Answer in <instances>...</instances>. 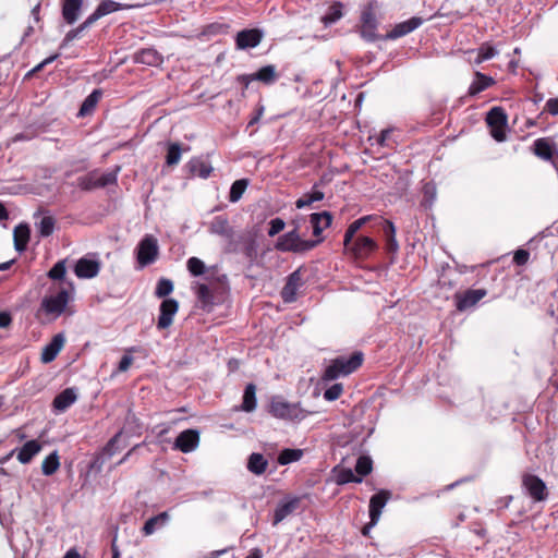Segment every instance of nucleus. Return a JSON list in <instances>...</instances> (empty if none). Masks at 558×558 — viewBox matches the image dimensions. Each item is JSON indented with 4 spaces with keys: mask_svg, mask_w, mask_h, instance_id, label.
Returning a JSON list of instances; mask_svg holds the SVG:
<instances>
[{
    "mask_svg": "<svg viewBox=\"0 0 558 558\" xmlns=\"http://www.w3.org/2000/svg\"><path fill=\"white\" fill-rule=\"evenodd\" d=\"M119 170H120V167H117L114 170L107 171L104 173L97 171V180H98L99 187H105V186H108L111 184H116Z\"/></svg>",
    "mask_w": 558,
    "mask_h": 558,
    "instance_id": "nucleus-47",
    "label": "nucleus"
},
{
    "mask_svg": "<svg viewBox=\"0 0 558 558\" xmlns=\"http://www.w3.org/2000/svg\"><path fill=\"white\" fill-rule=\"evenodd\" d=\"M256 387L254 384H248L244 389L241 410L252 412L256 409Z\"/></svg>",
    "mask_w": 558,
    "mask_h": 558,
    "instance_id": "nucleus-35",
    "label": "nucleus"
},
{
    "mask_svg": "<svg viewBox=\"0 0 558 558\" xmlns=\"http://www.w3.org/2000/svg\"><path fill=\"white\" fill-rule=\"evenodd\" d=\"M60 466V459L58 452L54 450L41 463V472L46 476L54 474Z\"/></svg>",
    "mask_w": 558,
    "mask_h": 558,
    "instance_id": "nucleus-38",
    "label": "nucleus"
},
{
    "mask_svg": "<svg viewBox=\"0 0 558 558\" xmlns=\"http://www.w3.org/2000/svg\"><path fill=\"white\" fill-rule=\"evenodd\" d=\"M134 61L149 66H157L162 62V57L154 48H144L134 54Z\"/></svg>",
    "mask_w": 558,
    "mask_h": 558,
    "instance_id": "nucleus-24",
    "label": "nucleus"
},
{
    "mask_svg": "<svg viewBox=\"0 0 558 558\" xmlns=\"http://www.w3.org/2000/svg\"><path fill=\"white\" fill-rule=\"evenodd\" d=\"M545 110L551 116H558V97L549 98L545 104Z\"/></svg>",
    "mask_w": 558,
    "mask_h": 558,
    "instance_id": "nucleus-59",
    "label": "nucleus"
},
{
    "mask_svg": "<svg viewBox=\"0 0 558 558\" xmlns=\"http://www.w3.org/2000/svg\"><path fill=\"white\" fill-rule=\"evenodd\" d=\"M343 391V387L341 384H335L324 392V398L327 401H335L337 400Z\"/></svg>",
    "mask_w": 558,
    "mask_h": 558,
    "instance_id": "nucleus-54",
    "label": "nucleus"
},
{
    "mask_svg": "<svg viewBox=\"0 0 558 558\" xmlns=\"http://www.w3.org/2000/svg\"><path fill=\"white\" fill-rule=\"evenodd\" d=\"M391 497V493L386 489L379 490L377 494L373 495L369 499V519L374 521V523H378L383 509L386 507L388 500Z\"/></svg>",
    "mask_w": 558,
    "mask_h": 558,
    "instance_id": "nucleus-18",
    "label": "nucleus"
},
{
    "mask_svg": "<svg viewBox=\"0 0 558 558\" xmlns=\"http://www.w3.org/2000/svg\"><path fill=\"white\" fill-rule=\"evenodd\" d=\"M159 253L157 239L150 234L145 235L136 247V258L140 267L153 264Z\"/></svg>",
    "mask_w": 558,
    "mask_h": 558,
    "instance_id": "nucleus-4",
    "label": "nucleus"
},
{
    "mask_svg": "<svg viewBox=\"0 0 558 558\" xmlns=\"http://www.w3.org/2000/svg\"><path fill=\"white\" fill-rule=\"evenodd\" d=\"M303 286V279L300 269L290 274L287 282L281 291V298L286 303H291L296 300L298 290Z\"/></svg>",
    "mask_w": 558,
    "mask_h": 558,
    "instance_id": "nucleus-17",
    "label": "nucleus"
},
{
    "mask_svg": "<svg viewBox=\"0 0 558 558\" xmlns=\"http://www.w3.org/2000/svg\"><path fill=\"white\" fill-rule=\"evenodd\" d=\"M286 227V222L281 218H274L269 222L268 235L275 236Z\"/></svg>",
    "mask_w": 558,
    "mask_h": 558,
    "instance_id": "nucleus-55",
    "label": "nucleus"
},
{
    "mask_svg": "<svg viewBox=\"0 0 558 558\" xmlns=\"http://www.w3.org/2000/svg\"><path fill=\"white\" fill-rule=\"evenodd\" d=\"M351 482L361 483L362 477H356L351 469H343L337 476L338 484H348Z\"/></svg>",
    "mask_w": 558,
    "mask_h": 558,
    "instance_id": "nucleus-52",
    "label": "nucleus"
},
{
    "mask_svg": "<svg viewBox=\"0 0 558 558\" xmlns=\"http://www.w3.org/2000/svg\"><path fill=\"white\" fill-rule=\"evenodd\" d=\"M11 323V315L8 312H0V328H7Z\"/></svg>",
    "mask_w": 558,
    "mask_h": 558,
    "instance_id": "nucleus-62",
    "label": "nucleus"
},
{
    "mask_svg": "<svg viewBox=\"0 0 558 558\" xmlns=\"http://www.w3.org/2000/svg\"><path fill=\"white\" fill-rule=\"evenodd\" d=\"M424 23V20L420 16H413L407 21L400 22L396 24L390 32H388L383 39L385 40H395L400 37H403L416 28H418Z\"/></svg>",
    "mask_w": 558,
    "mask_h": 558,
    "instance_id": "nucleus-13",
    "label": "nucleus"
},
{
    "mask_svg": "<svg viewBox=\"0 0 558 558\" xmlns=\"http://www.w3.org/2000/svg\"><path fill=\"white\" fill-rule=\"evenodd\" d=\"M199 445V432L196 429H185L181 432L173 444V448L183 453H190Z\"/></svg>",
    "mask_w": 558,
    "mask_h": 558,
    "instance_id": "nucleus-11",
    "label": "nucleus"
},
{
    "mask_svg": "<svg viewBox=\"0 0 558 558\" xmlns=\"http://www.w3.org/2000/svg\"><path fill=\"white\" fill-rule=\"evenodd\" d=\"M303 457V450L301 449H283L278 456V463L280 465H287L292 462L299 461Z\"/></svg>",
    "mask_w": 558,
    "mask_h": 558,
    "instance_id": "nucleus-39",
    "label": "nucleus"
},
{
    "mask_svg": "<svg viewBox=\"0 0 558 558\" xmlns=\"http://www.w3.org/2000/svg\"><path fill=\"white\" fill-rule=\"evenodd\" d=\"M41 444L35 439L26 441L17 452V460L27 464L41 450Z\"/></svg>",
    "mask_w": 558,
    "mask_h": 558,
    "instance_id": "nucleus-28",
    "label": "nucleus"
},
{
    "mask_svg": "<svg viewBox=\"0 0 558 558\" xmlns=\"http://www.w3.org/2000/svg\"><path fill=\"white\" fill-rule=\"evenodd\" d=\"M485 289H469L462 293L454 295L457 310L460 312L466 311L476 305L485 295Z\"/></svg>",
    "mask_w": 558,
    "mask_h": 558,
    "instance_id": "nucleus-10",
    "label": "nucleus"
},
{
    "mask_svg": "<svg viewBox=\"0 0 558 558\" xmlns=\"http://www.w3.org/2000/svg\"><path fill=\"white\" fill-rule=\"evenodd\" d=\"M253 74H254L255 81H259L264 84H271L278 77L277 72H276V66L272 64L265 65Z\"/></svg>",
    "mask_w": 558,
    "mask_h": 558,
    "instance_id": "nucleus-37",
    "label": "nucleus"
},
{
    "mask_svg": "<svg viewBox=\"0 0 558 558\" xmlns=\"http://www.w3.org/2000/svg\"><path fill=\"white\" fill-rule=\"evenodd\" d=\"M179 310V303L174 299H165L160 304V313L157 322L158 329H167L172 325L173 317Z\"/></svg>",
    "mask_w": 558,
    "mask_h": 558,
    "instance_id": "nucleus-14",
    "label": "nucleus"
},
{
    "mask_svg": "<svg viewBox=\"0 0 558 558\" xmlns=\"http://www.w3.org/2000/svg\"><path fill=\"white\" fill-rule=\"evenodd\" d=\"M181 146L179 143H170L168 145V151L166 156V163L168 166H175L181 160Z\"/></svg>",
    "mask_w": 558,
    "mask_h": 558,
    "instance_id": "nucleus-46",
    "label": "nucleus"
},
{
    "mask_svg": "<svg viewBox=\"0 0 558 558\" xmlns=\"http://www.w3.org/2000/svg\"><path fill=\"white\" fill-rule=\"evenodd\" d=\"M187 168L191 174L199 177L202 179H207L214 170L211 165L207 160L199 157L192 158L187 162Z\"/></svg>",
    "mask_w": 558,
    "mask_h": 558,
    "instance_id": "nucleus-27",
    "label": "nucleus"
},
{
    "mask_svg": "<svg viewBox=\"0 0 558 558\" xmlns=\"http://www.w3.org/2000/svg\"><path fill=\"white\" fill-rule=\"evenodd\" d=\"M169 520L168 512H161L155 517L149 518L143 526V533L145 535H151L157 527L163 526Z\"/></svg>",
    "mask_w": 558,
    "mask_h": 558,
    "instance_id": "nucleus-34",
    "label": "nucleus"
},
{
    "mask_svg": "<svg viewBox=\"0 0 558 558\" xmlns=\"http://www.w3.org/2000/svg\"><path fill=\"white\" fill-rule=\"evenodd\" d=\"M31 230L25 223H20L14 228L13 239L14 247L17 252H24L29 240Z\"/></svg>",
    "mask_w": 558,
    "mask_h": 558,
    "instance_id": "nucleus-30",
    "label": "nucleus"
},
{
    "mask_svg": "<svg viewBox=\"0 0 558 558\" xmlns=\"http://www.w3.org/2000/svg\"><path fill=\"white\" fill-rule=\"evenodd\" d=\"M378 22L372 8H366L361 14L360 35L367 43H374L380 38L377 34Z\"/></svg>",
    "mask_w": 558,
    "mask_h": 558,
    "instance_id": "nucleus-6",
    "label": "nucleus"
},
{
    "mask_svg": "<svg viewBox=\"0 0 558 558\" xmlns=\"http://www.w3.org/2000/svg\"><path fill=\"white\" fill-rule=\"evenodd\" d=\"M238 81L243 84L244 88H247L248 85L255 81L254 74H242L238 76Z\"/></svg>",
    "mask_w": 558,
    "mask_h": 558,
    "instance_id": "nucleus-63",
    "label": "nucleus"
},
{
    "mask_svg": "<svg viewBox=\"0 0 558 558\" xmlns=\"http://www.w3.org/2000/svg\"><path fill=\"white\" fill-rule=\"evenodd\" d=\"M83 31H85V29L83 28V26H82V25H80L78 27H76V28H74V29L69 31V32L65 34V36H64V38H63V40H62V43H61V46H60V47H61V48H65V47H66L70 43H72L74 39L78 38V36L81 35V33H82Z\"/></svg>",
    "mask_w": 558,
    "mask_h": 558,
    "instance_id": "nucleus-56",
    "label": "nucleus"
},
{
    "mask_svg": "<svg viewBox=\"0 0 558 558\" xmlns=\"http://www.w3.org/2000/svg\"><path fill=\"white\" fill-rule=\"evenodd\" d=\"M313 203H315V202L312 201L311 194L305 193L299 199H296L295 206H296V208L301 209V208L312 205Z\"/></svg>",
    "mask_w": 558,
    "mask_h": 558,
    "instance_id": "nucleus-61",
    "label": "nucleus"
},
{
    "mask_svg": "<svg viewBox=\"0 0 558 558\" xmlns=\"http://www.w3.org/2000/svg\"><path fill=\"white\" fill-rule=\"evenodd\" d=\"M77 186L85 191H90L99 187L97 180V171H92L86 175L80 177L77 179Z\"/></svg>",
    "mask_w": 558,
    "mask_h": 558,
    "instance_id": "nucleus-44",
    "label": "nucleus"
},
{
    "mask_svg": "<svg viewBox=\"0 0 558 558\" xmlns=\"http://www.w3.org/2000/svg\"><path fill=\"white\" fill-rule=\"evenodd\" d=\"M523 487L534 501H543L547 498V487L536 475L525 474L522 478Z\"/></svg>",
    "mask_w": 558,
    "mask_h": 558,
    "instance_id": "nucleus-9",
    "label": "nucleus"
},
{
    "mask_svg": "<svg viewBox=\"0 0 558 558\" xmlns=\"http://www.w3.org/2000/svg\"><path fill=\"white\" fill-rule=\"evenodd\" d=\"M37 229L39 234L44 238L51 235L54 229V219L50 216L43 217L37 225Z\"/></svg>",
    "mask_w": 558,
    "mask_h": 558,
    "instance_id": "nucleus-50",
    "label": "nucleus"
},
{
    "mask_svg": "<svg viewBox=\"0 0 558 558\" xmlns=\"http://www.w3.org/2000/svg\"><path fill=\"white\" fill-rule=\"evenodd\" d=\"M247 185H248V180H246V179H240V180L234 181L230 187L229 201L231 203L239 202L241 199V197L243 196Z\"/></svg>",
    "mask_w": 558,
    "mask_h": 558,
    "instance_id": "nucleus-40",
    "label": "nucleus"
},
{
    "mask_svg": "<svg viewBox=\"0 0 558 558\" xmlns=\"http://www.w3.org/2000/svg\"><path fill=\"white\" fill-rule=\"evenodd\" d=\"M373 469V461L369 457L361 456L355 464V472L362 476H366L372 472Z\"/></svg>",
    "mask_w": 558,
    "mask_h": 558,
    "instance_id": "nucleus-49",
    "label": "nucleus"
},
{
    "mask_svg": "<svg viewBox=\"0 0 558 558\" xmlns=\"http://www.w3.org/2000/svg\"><path fill=\"white\" fill-rule=\"evenodd\" d=\"M300 501L301 499L299 497H293L279 504L274 513V525H277L295 511L299 508Z\"/></svg>",
    "mask_w": 558,
    "mask_h": 558,
    "instance_id": "nucleus-23",
    "label": "nucleus"
},
{
    "mask_svg": "<svg viewBox=\"0 0 558 558\" xmlns=\"http://www.w3.org/2000/svg\"><path fill=\"white\" fill-rule=\"evenodd\" d=\"M133 363V356L130 354H125L122 356V359L119 362L118 371L119 372H126L131 364Z\"/></svg>",
    "mask_w": 558,
    "mask_h": 558,
    "instance_id": "nucleus-60",
    "label": "nucleus"
},
{
    "mask_svg": "<svg viewBox=\"0 0 558 558\" xmlns=\"http://www.w3.org/2000/svg\"><path fill=\"white\" fill-rule=\"evenodd\" d=\"M363 363V354L355 352L350 356H338L326 367L323 379L335 380L355 372Z\"/></svg>",
    "mask_w": 558,
    "mask_h": 558,
    "instance_id": "nucleus-1",
    "label": "nucleus"
},
{
    "mask_svg": "<svg viewBox=\"0 0 558 558\" xmlns=\"http://www.w3.org/2000/svg\"><path fill=\"white\" fill-rule=\"evenodd\" d=\"M269 412L277 418L298 422L304 420L310 414L299 403H290L281 398H274L271 400Z\"/></svg>",
    "mask_w": 558,
    "mask_h": 558,
    "instance_id": "nucleus-3",
    "label": "nucleus"
},
{
    "mask_svg": "<svg viewBox=\"0 0 558 558\" xmlns=\"http://www.w3.org/2000/svg\"><path fill=\"white\" fill-rule=\"evenodd\" d=\"M65 342L63 333H57L52 337L51 341L46 344L41 352V361L44 363L52 362L59 352L62 350Z\"/></svg>",
    "mask_w": 558,
    "mask_h": 558,
    "instance_id": "nucleus-19",
    "label": "nucleus"
},
{
    "mask_svg": "<svg viewBox=\"0 0 558 558\" xmlns=\"http://www.w3.org/2000/svg\"><path fill=\"white\" fill-rule=\"evenodd\" d=\"M390 134H391V130H389V129L383 130L380 132V135H379L378 140H377L378 145L386 146L387 145V141L390 137Z\"/></svg>",
    "mask_w": 558,
    "mask_h": 558,
    "instance_id": "nucleus-64",
    "label": "nucleus"
},
{
    "mask_svg": "<svg viewBox=\"0 0 558 558\" xmlns=\"http://www.w3.org/2000/svg\"><path fill=\"white\" fill-rule=\"evenodd\" d=\"M310 221L313 227V234L318 236L331 225L332 215L329 211L314 213L311 215Z\"/></svg>",
    "mask_w": 558,
    "mask_h": 558,
    "instance_id": "nucleus-26",
    "label": "nucleus"
},
{
    "mask_svg": "<svg viewBox=\"0 0 558 558\" xmlns=\"http://www.w3.org/2000/svg\"><path fill=\"white\" fill-rule=\"evenodd\" d=\"M322 240H302L296 229L280 235L275 248L280 252L301 253L315 247Z\"/></svg>",
    "mask_w": 558,
    "mask_h": 558,
    "instance_id": "nucleus-2",
    "label": "nucleus"
},
{
    "mask_svg": "<svg viewBox=\"0 0 558 558\" xmlns=\"http://www.w3.org/2000/svg\"><path fill=\"white\" fill-rule=\"evenodd\" d=\"M66 267L64 260H59L53 265V267L49 270L48 277L53 280H61L65 276Z\"/></svg>",
    "mask_w": 558,
    "mask_h": 558,
    "instance_id": "nucleus-53",
    "label": "nucleus"
},
{
    "mask_svg": "<svg viewBox=\"0 0 558 558\" xmlns=\"http://www.w3.org/2000/svg\"><path fill=\"white\" fill-rule=\"evenodd\" d=\"M343 3L340 1H333L327 12L322 16V22L325 26H330L338 22L343 16Z\"/></svg>",
    "mask_w": 558,
    "mask_h": 558,
    "instance_id": "nucleus-33",
    "label": "nucleus"
},
{
    "mask_svg": "<svg viewBox=\"0 0 558 558\" xmlns=\"http://www.w3.org/2000/svg\"><path fill=\"white\" fill-rule=\"evenodd\" d=\"M195 293L203 310L210 311L216 304L215 295L207 284L197 283L195 286Z\"/></svg>",
    "mask_w": 558,
    "mask_h": 558,
    "instance_id": "nucleus-25",
    "label": "nucleus"
},
{
    "mask_svg": "<svg viewBox=\"0 0 558 558\" xmlns=\"http://www.w3.org/2000/svg\"><path fill=\"white\" fill-rule=\"evenodd\" d=\"M377 247V243L372 238L359 236L354 242L350 243L349 247L345 248L351 251L357 258H366L375 252Z\"/></svg>",
    "mask_w": 558,
    "mask_h": 558,
    "instance_id": "nucleus-16",
    "label": "nucleus"
},
{
    "mask_svg": "<svg viewBox=\"0 0 558 558\" xmlns=\"http://www.w3.org/2000/svg\"><path fill=\"white\" fill-rule=\"evenodd\" d=\"M77 400L75 388H66L57 395L52 401V408L56 412L66 411Z\"/></svg>",
    "mask_w": 558,
    "mask_h": 558,
    "instance_id": "nucleus-20",
    "label": "nucleus"
},
{
    "mask_svg": "<svg viewBox=\"0 0 558 558\" xmlns=\"http://www.w3.org/2000/svg\"><path fill=\"white\" fill-rule=\"evenodd\" d=\"M132 5H129V4H123V3H120V2H116L113 0H101V2L98 4V10L100 11L101 15L102 16H106L110 13H113V12H117V11H120V10H125V9H129L131 8Z\"/></svg>",
    "mask_w": 558,
    "mask_h": 558,
    "instance_id": "nucleus-42",
    "label": "nucleus"
},
{
    "mask_svg": "<svg viewBox=\"0 0 558 558\" xmlns=\"http://www.w3.org/2000/svg\"><path fill=\"white\" fill-rule=\"evenodd\" d=\"M497 54L498 50L495 47L490 46L489 44L485 43L481 45L480 48L477 49V56L474 60V63L481 64L482 62L490 60Z\"/></svg>",
    "mask_w": 558,
    "mask_h": 558,
    "instance_id": "nucleus-43",
    "label": "nucleus"
},
{
    "mask_svg": "<svg viewBox=\"0 0 558 558\" xmlns=\"http://www.w3.org/2000/svg\"><path fill=\"white\" fill-rule=\"evenodd\" d=\"M268 466V460L258 452H253L247 459V470L255 474L262 475L265 473Z\"/></svg>",
    "mask_w": 558,
    "mask_h": 558,
    "instance_id": "nucleus-32",
    "label": "nucleus"
},
{
    "mask_svg": "<svg viewBox=\"0 0 558 558\" xmlns=\"http://www.w3.org/2000/svg\"><path fill=\"white\" fill-rule=\"evenodd\" d=\"M101 90L99 89H95L93 90L86 98L85 100L83 101L81 108H80V114L81 116H85L87 114L88 112H90L97 105V102L99 101V99L101 98Z\"/></svg>",
    "mask_w": 558,
    "mask_h": 558,
    "instance_id": "nucleus-41",
    "label": "nucleus"
},
{
    "mask_svg": "<svg viewBox=\"0 0 558 558\" xmlns=\"http://www.w3.org/2000/svg\"><path fill=\"white\" fill-rule=\"evenodd\" d=\"M187 270L192 276H201L205 274L206 266L205 263L198 257H190L186 262Z\"/></svg>",
    "mask_w": 558,
    "mask_h": 558,
    "instance_id": "nucleus-48",
    "label": "nucleus"
},
{
    "mask_svg": "<svg viewBox=\"0 0 558 558\" xmlns=\"http://www.w3.org/2000/svg\"><path fill=\"white\" fill-rule=\"evenodd\" d=\"M209 231L213 234L231 239L233 236V228L229 223V219L226 216H216L209 223Z\"/></svg>",
    "mask_w": 558,
    "mask_h": 558,
    "instance_id": "nucleus-21",
    "label": "nucleus"
},
{
    "mask_svg": "<svg viewBox=\"0 0 558 558\" xmlns=\"http://www.w3.org/2000/svg\"><path fill=\"white\" fill-rule=\"evenodd\" d=\"M486 122L490 128V135L497 142L506 140L508 117L501 107L492 108L486 116Z\"/></svg>",
    "mask_w": 558,
    "mask_h": 558,
    "instance_id": "nucleus-5",
    "label": "nucleus"
},
{
    "mask_svg": "<svg viewBox=\"0 0 558 558\" xmlns=\"http://www.w3.org/2000/svg\"><path fill=\"white\" fill-rule=\"evenodd\" d=\"M379 226L383 229V232L386 236L387 248L390 252H397L399 248V244L396 239V227L395 225L387 219H379Z\"/></svg>",
    "mask_w": 558,
    "mask_h": 558,
    "instance_id": "nucleus-31",
    "label": "nucleus"
},
{
    "mask_svg": "<svg viewBox=\"0 0 558 558\" xmlns=\"http://www.w3.org/2000/svg\"><path fill=\"white\" fill-rule=\"evenodd\" d=\"M99 260L87 256L80 258L74 267V272L80 279L95 278L99 274Z\"/></svg>",
    "mask_w": 558,
    "mask_h": 558,
    "instance_id": "nucleus-15",
    "label": "nucleus"
},
{
    "mask_svg": "<svg viewBox=\"0 0 558 558\" xmlns=\"http://www.w3.org/2000/svg\"><path fill=\"white\" fill-rule=\"evenodd\" d=\"M264 37V33L258 28L240 31L235 36V46L239 50H246L257 47Z\"/></svg>",
    "mask_w": 558,
    "mask_h": 558,
    "instance_id": "nucleus-12",
    "label": "nucleus"
},
{
    "mask_svg": "<svg viewBox=\"0 0 558 558\" xmlns=\"http://www.w3.org/2000/svg\"><path fill=\"white\" fill-rule=\"evenodd\" d=\"M173 291V282L170 279L161 278L157 282L155 295L157 298H166Z\"/></svg>",
    "mask_w": 558,
    "mask_h": 558,
    "instance_id": "nucleus-51",
    "label": "nucleus"
},
{
    "mask_svg": "<svg viewBox=\"0 0 558 558\" xmlns=\"http://www.w3.org/2000/svg\"><path fill=\"white\" fill-rule=\"evenodd\" d=\"M530 253L525 250H518L513 256V260L517 265H524L527 263Z\"/></svg>",
    "mask_w": 558,
    "mask_h": 558,
    "instance_id": "nucleus-57",
    "label": "nucleus"
},
{
    "mask_svg": "<svg viewBox=\"0 0 558 558\" xmlns=\"http://www.w3.org/2000/svg\"><path fill=\"white\" fill-rule=\"evenodd\" d=\"M533 153L538 158L549 161L558 171V151L556 145L549 138H537L533 144Z\"/></svg>",
    "mask_w": 558,
    "mask_h": 558,
    "instance_id": "nucleus-8",
    "label": "nucleus"
},
{
    "mask_svg": "<svg viewBox=\"0 0 558 558\" xmlns=\"http://www.w3.org/2000/svg\"><path fill=\"white\" fill-rule=\"evenodd\" d=\"M83 0H63L62 17L68 24H74L80 16Z\"/></svg>",
    "mask_w": 558,
    "mask_h": 558,
    "instance_id": "nucleus-22",
    "label": "nucleus"
},
{
    "mask_svg": "<svg viewBox=\"0 0 558 558\" xmlns=\"http://www.w3.org/2000/svg\"><path fill=\"white\" fill-rule=\"evenodd\" d=\"M121 436L122 432H119L107 442L102 451L105 456L111 458L123 448L121 445Z\"/></svg>",
    "mask_w": 558,
    "mask_h": 558,
    "instance_id": "nucleus-45",
    "label": "nucleus"
},
{
    "mask_svg": "<svg viewBox=\"0 0 558 558\" xmlns=\"http://www.w3.org/2000/svg\"><path fill=\"white\" fill-rule=\"evenodd\" d=\"M495 84V80L492 76H487L481 72H475L474 80L471 83L469 87L468 94L470 96H475L488 87L493 86Z\"/></svg>",
    "mask_w": 558,
    "mask_h": 558,
    "instance_id": "nucleus-29",
    "label": "nucleus"
},
{
    "mask_svg": "<svg viewBox=\"0 0 558 558\" xmlns=\"http://www.w3.org/2000/svg\"><path fill=\"white\" fill-rule=\"evenodd\" d=\"M371 219H372L371 216H364L362 218L354 220L348 227V229L344 233V239H343L344 247H349L350 243L354 242L353 238H354L355 233Z\"/></svg>",
    "mask_w": 558,
    "mask_h": 558,
    "instance_id": "nucleus-36",
    "label": "nucleus"
},
{
    "mask_svg": "<svg viewBox=\"0 0 558 558\" xmlns=\"http://www.w3.org/2000/svg\"><path fill=\"white\" fill-rule=\"evenodd\" d=\"M70 300V295L66 289H61L58 293L53 295L45 296L41 301V308L48 315L60 316Z\"/></svg>",
    "mask_w": 558,
    "mask_h": 558,
    "instance_id": "nucleus-7",
    "label": "nucleus"
},
{
    "mask_svg": "<svg viewBox=\"0 0 558 558\" xmlns=\"http://www.w3.org/2000/svg\"><path fill=\"white\" fill-rule=\"evenodd\" d=\"M102 17L98 8L81 24L84 29L90 27L96 21Z\"/></svg>",
    "mask_w": 558,
    "mask_h": 558,
    "instance_id": "nucleus-58",
    "label": "nucleus"
}]
</instances>
